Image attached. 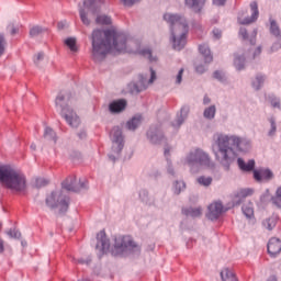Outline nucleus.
<instances>
[{"instance_id": "1", "label": "nucleus", "mask_w": 281, "mask_h": 281, "mask_svg": "<svg viewBox=\"0 0 281 281\" xmlns=\"http://www.w3.org/2000/svg\"><path fill=\"white\" fill-rule=\"evenodd\" d=\"M92 57L95 63L106 58L109 52H128L139 54L148 58L149 63H157V57L153 56L150 48H139V42L133 40L128 34L116 30H94L92 32Z\"/></svg>"}, {"instance_id": "2", "label": "nucleus", "mask_w": 281, "mask_h": 281, "mask_svg": "<svg viewBox=\"0 0 281 281\" xmlns=\"http://www.w3.org/2000/svg\"><path fill=\"white\" fill-rule=\"evenodd\" d=\"M234 148L239 153H247L251 149V140L234 135H220L217 137L213 153L224 170H229L233 162L236 161L237 154Z\"/></svg>"}, {"instance_id": "3", "label": "nucleus", "mask_w": 281, "mask_h": 281, "mask_svg": "<svg viewBox=\"0 0 281 281\" xmlns=\"http://www.w3.org/2000/svg\"><path fill=\"white\" fill-rule=\"evenodd\" d=\"M0 183L7 190L23 194L27 190V178L23 171L10 166H0Z\"/></svg>"}, {"instance_id": "4", "label": "nucleus", "mask_w": 281, "mask_h": 281, "mask_svg": "<svg viewBox=\"0 0 281 281\" xmlns=\"http://www.w3.org/2000/svg\"><path fill=\"white\" fill-rule=\"evenodd\" d=\"M164 20L167 21L171 30V43L176 52H181L186 47L188 34V20L184 16L173 13H166Z\"/></svg>"}, {"instance_id": "5", "label": "nucleus", "mask_w": 281, "mask_h": 281, "mask_svg": "<svg viewBox=\"0 0 281 281\" xmlns=\"http://www.w3.org/2000/svg\"><path fill=\"white\" fill-rule=\"evenodd\" d=\"M56 110L59 111L61 117L66 120L67 124L71 128H78L80 126V116L71 109V92L68 90H61L55 99Z\"/></svg>"}, {"instance_id": "6", "label": "nucleus", "mask_w": 281, "mask_h": 281, "mask_svg": "<svg viewBox=\"0 0 281 281\" xmlns=\"http://www.w3.org/2000/svg\"><path fill=\"white\" fill-rule=\"evenodd\" d=\"M111 255L115 258L120 256H128L131 254H139L140 248L135 244L131 236H119L114 239V246L111 248Z\"/></svg>"}, {"instance_id": "7", "label": "nucleus", "mask_w": 281, "mask_h": 281, "mask_svg": "<svg viewBox=\"0 0 281 281\" xmlns=\"http://www.w3.org/2000/svg\"><path fill=\"white\" fill-rule=\"evenodd\" d=\"M186 164L189 166L191 172L196 173L201 166L210 168L212 166V159H210V155L203 151V149H194L186 157Z\"/></svg>"}, {"instance_id": "8", "label": "nucleus", "mask_w": 281, "mask_h": 281, "mask_svg": "<svg viewBox=\"0 0 281 281\" xmlns=\"http://www.w3.org/2000/svg\"><path fill=\"white\" fill-rule=\"evenodd\" d=\"M45 203L47 207H50V210L58 209V214H67V210H69V203L70 199L67 194H65V191L58 190L53 191L49 195L46 196Z\"/></svg>"}, {"instance_id": "9", "label": "nucleus", "mask_w": 281, "mask_h": 281, "mask_svg": "<svg viewBox=\"0 0 281 281\" xmlns=\"http://www.w3.org/2000/svg\"><path fill=\"white\" fill-rule=\"evenodd\" d=\"M110 139L112 142V153L109 154L108 157L110 161H117L122 150H124V134L122 133V128L120 126H114L110 132Z\"/></svg>"}, {"instance_id": "10", "label": "nucleus", "mask_w": 281, "mask_h": 281, "mask_svg": "<svg viewBox=\"0 0 281 281\" xmlns=\"http://www.w3.org/2000/svg\"><path fill=\"white\" fill-rule=\"evenodd\" d=\"M104 0H83V3H79V16L83 25H91V21L87 16V10H90L92 14L100 13Z\"/></svg>"}, {"instance_id": "11", "label": "nucleus", "mask_w": 281, "mask_h": 281, "mask_svg": "<svg viewBox=\"0 0 281 281\" xmlns=\"http://www.w3.org/2000/svg\"><path fill=\"white\" fill-rule=\"evenodd\" d=\"M150 79L148 80L144 75H139V79L137 82L128 83L130 93H142V91H146L148 89V85H153L155 80H157V74L150 68Z\"/></svg>"}, {"instance_id": "12", "label": "nucleus", "mask_w": 281, "mask_h": 281, "mask_svg": "<svg viewBox=\"0 0 281 281\" xmlns=\"http://www.w3.org/2000/svg\"><path fill=\"white\" fill-rule=\"evenodd\" d=\"M61 188L63 190H67V192H82V190H87L89 187L87 186V181L70 176L61 182Z\"/></svg>"}, {"instance_id": "13", "label": "nucleus", "mask_w": 281, "mask_h": 281, "mask_svg": "<svg viewBox=\"0 0 281 281\" xmlns=\"http://www.w3.org/2000/svg\"><path fill=\"white\" fill-rule=\"evenodd\" d=\"M147 139L150 144L157 145L164 142V132L160 125H151L147 131Z\"/></svg>"}, {"instance_id": "14", "label": "nucleus", "mask_w": 281, "mask_h": 281, "mask_svg": "<svg viewBox=\"0 0 281 281\" xmlns=\"http://www.w3.org/2000/svg\"><path fill=\"white\" fill-rule=\"evenodd\" d=\"M126 106H128L126 99H117L109 104V111L112 115H117L120 113H124V111H126Z\"/></svg>"}, {"instance_id": "15", "label": "nucleus", "mask_w": 281, "mask_h": 281, "mask_svg": "<svg viewBox=\"0 0 281 281\" xmlns=\"http://www.w3.org/2000/svg\"><path fill=\"white\" fill-rule=\"evenodd\" d=\"M251 194H254V189H239L236 191L232 200L233 207L240 205V203L245 201L246 196H251Z\"/></svg>"}, {"instance_id": "16", "label": "nucleus", "mask_w": 281, "mask_h": 281, "mask_svg": "<svg viewBox=\"0 0 281 281\" xmlns=\"http://www.w3.org/2000/svg\"><path fill=\"white\" fill-rule=\"evenodd\" d=\"M97 240H98L97 249H99V251H101V254H108V251L111 247V243L106 238V233L104 231H101L97 235Z\"/></svg>"}, {"instance_id": "17", "label": "nucleus", "mask_w": 281, "mask_h": 281, "mask_svg": "<svg viewBox=\"0 0 281 281\" xmlns=\"http://www.w3.org/2000/svg\"><path fill=\"white\" fill-rule=\"evenodd\" d=\"M223 214V203L214 202L209 206V213L206 214L210 221H216Z\"/></svg>"}, {"instance_id": "18", "label": "nucleus", "mask_w": 281, "mask_h": 281, "mask_svg": "<svg viewBox=\"0 0 281 281\" xmlns=\"http://www.w3.org/2000/svg\"><path fill=\"white\" fill-rule=\"evenodd\" d=\"M274 175L271 169H259V170H254V179L255 181L261 182V181H272Z\"/></svg>"}, {"instance_id": "19", "label": "nucleus", "mask_w": 281, "mask_h": 281, "mask_svg": "<svg viewBox=\"0 0 281 281\" xmlns=\"http://www.w3.org/2000/svg\"><path fill=\"white\" fill-rule=\"evenodd\" d=\"M268 254L269 256H271V258H276V256H278V254L281 252V241L279 238L272 237L269 241H268Z\"/></svg>"}, {"instance_id": "20", "label": "nucleus", "mask_w": 281, "mask_h": 281, "mask_svg": "<svg viewBox=\"0 0 281 281\" xmlns=\"http://www.w3.org/2000/svg\"><path fill=\"white\" fill-rule=\"evenodd\" d=\"M250 9L252 12L250 18H245L244 20L238 19L240 25H249L250 23H255V21H258V2H251Z\"/></svg>"}, {"instance_id": "21", "label": "nucleus", "mask_w": 281, "mask_h": 281, "mask_svg": "<svg viewBox=\"0 0 281 281\" xmlns=\"http://www.w3.org/2000/svg\"><path fill=\"white\" fill-rule=\"evenodd\" d=\"M188 113H190V106L183 105L180 110V114L177 115L176 121L172 123L175 128H179L186 120H188Z\"/></svg>"}, {"instance_id": "22", "label": "nucleus", "mask_w": 281, "mask_h": 281, "mask_svg": "<svg viewBox=\"0 0 281 281\" xmlns=\"http://www.w3.org/2000/svg\"><path fill=\"white\" fill-rule=\"evenodd\" d=\"M205 1L206 0H184V5L189 8V10L199 13L205 7Z\"/></svg>"}, {"instance_id": "23", "label": "nucleus", "mask_w": 281, "mask_h": 281, "mask_svg": "<svg viewBox=\"0 0 281 281\" xmlns=\"http://www.w3.org/2000/svg\"><path fill=\"white\" fill-rule=\"evenodd\" d=\"M237 166L243 172H251L256 168V160L250 159L248 162H245L243 158H238Z\"/></svg>"}, {"instance_id": "24", "label": "nucleus", "mask_w": 281, "mask_h": 281, "mask_svg": "<svg viewBox=\"0 0 281 281\" xmlns=\"http://www.w3.org/2000/svg\"><path fill=\"white\" fill-rule=\"evenodd\" d=\"M220 276L222 281H238V277H236V272L232 268H223Z\"/></svg>"}, {"instance_id": "25", "label": "nucleus", "mask_w": 281, "mask_h": 281, "mask_svg": "<svg viewBox=\"0 0 281 281\" xmlns=\"http://www.w3.org/2000/svg\"><path fill=\"white\" fill-rule=\"evenodd\" d=\"M258 35V30H254L251 36L247 33V29H239V36H241L243 41H249L250 45H256V36Z\"/></svg>"}, {"instance_id": "26", "label": "nucleus", "mask_w": 281, "mask_h": 281, "mask_svg": "<svg viewBox=\"0 0 281 281\" xmlns=\"http://www.w3.org/2000/svg\"><path fill=\"white\" fill-rule=\"evenodd\" d=\"M199 52L203 56L204 63L210 64L214 60V56H212V52L210 50V46L202 44L199 46Z\"/></svg>"}, {"instance_id": "27", "label": "nucleus", "mask_w": 281, "mask_h": 281, "mask_svg": "<svg viewBox=\"0 0 281 281\" xmlns=\"http://www.w3.org/2000/svg\"><path fill=\"white\" fill-rule=\"evenodd\" d=\"M182 214L184 216H191L192 218H199L203 214V210L201 207H187L182 209Z\"/></svg>"}, {"instance_id": "28", "label": "nucleus", "mask_w": 281, "mask_h": 281, "mask_svg": "<svg viewBox=\"0 0 281 281\" xmlns=\"http://www.w3.org/2000/svg\"><path fill=\"white\" fill-rule=\"evenodd\" d=\"M265 80H267V77L262 74L256 75L255 79L252 80V89L256 91H260L262 89V86L265 85Z\"/></svg>"}, {"instance_id": "29", "label": "nucleus", "mask_w": 281, "mask_h": 281, "mask_svg": "<svg viewBox=\"0 0 281 281\" xmlns=\"http://www.w3.org/2000/svg\"><path fill=\"white\" fill-rule=\"evenodd\" d=\"M44 139H47L48 142H54V144H56V142H58L56 132L49 126H46L44 130Z\"/></svg>"}, {"instance_id": "30", "label": "nucleus", "mask_w": 281, "mask_h": 281, "mask_svg": "<svg viewBox=\"0 0 281 281\" xmlns=\"http://www.w3.org/2000/svg\"><path fill=\"white\" fill-rule=\"evenodd\" d=\"M139 124H142V115L134 116L127 121L126 127L128 131H135Z\"/></svg>"}, {"instance_id": "31", "label": "nucleus", "mask_w": 281, "mask_h": 281, "mask_svg": "<svg viewBox=\"0 0 281 281\" xmlns=\"http://www.w3.org/2000/svg\"><path fill=\"white\" fill-rule=\"evenodd\" d=\"M270 34L276 38H281L280 25L276 20L270 19Z\"/></svg>"}, {"instance_id": "32", "label": "nucleus", "mask_w": 281, "mask_h": 281, "mask_svg": "<svg viewBox=\"0 0 281 281\" xmlns=\"http://www.w3.org/2000/svg\"><path fill=\"white\" fill-rule=\"evenodd\" d=\"M203 117H205V120H214V117H216V105L206 108L203 112Z\"/></svg>"}, {"instance_id": "33", "label": "nucleus", "mask_w": 281, "mask_h": 281, "mask_svg": "<svg viewBox=\"0 0 281 281\" xmlns=\"http://www.w3.org/2000/svg\"><path fill=\"white\" fill-rule=\"evenodd\" d=\"M65 45L70 49L72 54L78 52V45L76 44V37H68L65 40Z\"/></svg>"}, {"instance_id": "34", "label": "nucleus", "mask_w": 281, "mask_h": 281, "mask_svg": "<svg viewBox=\"0 0 281 281\" xmlns=\"http://www.w3.org/2000/svg\"><path fill=\"white\" fill-rule=\"evenodd\" d=\"M234 67L237 69V71H243V69H245V57H244V55L235 56Z\"/></svg>"}, {"instance_id": "35", "label": "nucleus", "mask_w": 281, "mask_h": 281, "mask_svg": "<svg viewBox=\"0 0 281 281\" xmlns=\"http://www.w3.org/2000/svg\"><path fill=\"white\" fill-rule=\"evenodd\" d=\"M43 32H47V29L40 26V25H35V26L31 27L30 36H31V38H36V36H41V34H43Z\"/></svg>"}, {"instance_id": "36", "label": "nucleus", "mask_w": 281, "mask_h": 281, "mask_svg": "<svg viewBox=\"0 0 281 281\" xmlns=\"http://www.w3.org/2000/svg\"><path fill=\"white\" fill-rule=\"evenodd\" d=\"M98 25H111V16L109 15H98L95 19Z\"/></svg>"}, {"instance_id": "37", "label": "nucleus", "mask_w": 281, "mask_h": 281, "mask_svg": "<svg viewBox=\"0 0 281 281\" xmlns=\"http://www.w3.org/2000/svg\"><path fill=\"white\" fill-rule=\"evenodd\" d=\"M277 223H278V220H276V217H269L263 221L262 225L263 227H266V229H269V232H271V229L276 227Z\"/></svg>"}, {"instance_id": "38", "label": "nucleus", "mask_w": 281, "mask_h": 281, "mask_svg": "<svg viewBox=\"0 0 281 281\" xmlns=\"http://www.w3.org/2000/svg\"><path fill=\"white\" fill-rule=\"evenodd\" d=\"M183 190H186V182L179 180L173 182L175 194H179L180 192H183Z\"/></svg>"}, {"instance_id": "39", "label": "nucleus", "mask_w": 281, "mask_h": 281, "mask_svg": "<svg viewBox=\"0 0 281 281\" xmlns=\"http://www.w3.org/2000/svg\"><path fill=\"white\" fill-rule=\"evenodd\" d=\"M8 46V41L5 40V34L0 33V56L5 54V47Z\"/></svg>"}, {"instance_id": "40", "label": "nucleus", "mask_w": 281, "mask_h": 281, "mask_svg": "<svg viewBox=\"0 0 281 281\" xmlns=\"http://www.w3.org/2000/svg\"><path fill=\"white\" fill-rule=\"evenodd\" d=\"M198 183H200V186H204L205 188H207L212 186V177L201 176L198 178Z\"/></svg>"}, {"instance_id": "41", "label": "nucleus", "mask_w": 281, "mask_h": 281, "mask_svg": "<svg viewBox=\"0 0 281 281\" xmlns=\"http://www.w3.org/2000/svg\"><path fill=\"white\" fill-rule=\"evenodd\" d=\"M241 210H243V214L246 215V218H251V216H254V207L249 205H244Z\"/></svg>"}, {"instance_id": "42", "label": "nucleus", "mask_w": 281, "mask_h": 281, "mask_svg": "<svg viewBox=\"0 0 281 281\" xmlns=\"http://www.w3.org/2000/svg\"><path fill=\"white\" fill-rule=\"evenodd\" d=\"M269 122H270L271 128L268 132V135H269V137H273V135H276V131L278 130V127L276 125V119L270 117Z\"/></svg>"}, {"instance_id": "43", "label": "nucleus", "mask_w": 281, "mask_h": 281, "mask_svg": "<svg viewBox=\"0 0 281 281\" xmlns=\"http://www.w3.org/2000/svg\"><path fill=\"white\" fill-rule=\"evenodd\" d=\"M268 100L273 109H280V99L276 98L274 95H269Z\"/></svg>"}, {"instance_id": "44", "label": "nucleus", "mask_w": 281, "mask_h": 281, "mask_svg": "<svg viewBox=\"0 0 281 281\" xmlns=\"http://www.w3.org/2000/svg\"><path fill=\"white\" fill-rule=\"evenodd\" d=\"M272 204L277 207H281V194L278 193V190L276 192V196L271 198Z\"/></svg>"}, {"instance_id": "45", "label": "nucleus", "mask_w": 281, "mask_h": 281, "mask_svg": "<svg viewBox=\"0 0 281 281\" xmlns=\"http://www.w3.org/2000/svg\"><path fill=\"white\" fill-rule=\"evenodd\" d=\"M8 236H10V238H15V240L21 239V232L16 231V229H10L9 232H7Z\"/></svg>"}, {"instance_id": "46", "label": "nucleus", "mask_w": 281, "mask_h": 281, "mask_svg": "<svg viewBox=\"0 0 281 281\" xmlns=\"http://www.w3.org/2000/svg\"><path fill=\"white\" fill-rule=\"evenodd\" d=\"M139 199L143 201V203H148V191L146 189L139 191Z\"/></svg>"}, {"instance_id": "47", "label": "nucleus", "mask_w": 281, "mask_h": 281, "mask_svg": "<svg viewBox=\"0 0 281 281\" xmlns=\"http://www.w3.org/2000/svg\"><path fill=\"white\" fill-rule=\"evenodd\" d=\"M47 183H49V181H47L46 179L44 178H37L35 180V186L36 188H45V186H47Z\"/></svg>"}, {"instance_id": "48", "label": "nucleus", "mask_w": 281, "mask_h": 281, "mask_svg": "<svg viewBox=\"0 0 281 281\" xmlns=\"http://www.w3.org/2000/svg\"><path fill=\"white\" fill-rule=\"evenodd\" d=\"M183 71L184 69L181 68L179 71H178V75L176 77V85H181L182 80H183Z\"/></svg>"}, {"instance_id": "49", "label": "nucleus", "mask_w": 281, "mask_h": 281, "mask_svg": "<svg viewBox=\"0 0 281 281\" xmlns=\"http://www.w3.org/2000/svg\"><path fill=\"white\" fill-rule=\"evenodd\" d=\"M167 172L171 175V177H175V168H172V161L169 159H167Z\"/></svg>"}, {"instance_id": "50", "label": "nucleus", "mask_w": 281, "mask_h": 281, "mask_svg": "<svg viewBox=\"0 0 281 281\" xmlns=\"http://www.w3.org/2000/svg\"><path fill=\"white\" fill-rule=\"evenodd\" d=\"M213 78H215V80H220V82H223V80H225V76H223V72L218 70L213 74Z\"/></svg>"}, {"instance_id": "51", "label": "nucleus", "mask_w": 281, "mask_h": 281, "mask_svg": "<svg viewBox=\"0 0 281 281\" xmlns=\"http://www.w3.org/2000/svg\"><path fill=\"white\" fill-rule=\"evenodd\" d=\"M213 36H214V38H216L218 41V38H221L223 36V32L218 29H214Z\"/></svg>"}, {"instance_id": "52", "label": "nucleus", "mask_w": 281, "mask_h": 281, "mask_svg": "<svg viewBox=\"0 0 281 281\" xmlns=\"http://www.w3.org/2000/svg\"><path fill=\"white\" fill-rule=\"evenodd\" d=\"M260 54H262V47H261V46H258V47L255 49L254 54H252V58H254V59L258 58V56H260Z\"/></svg>"}, {"instance_id": "53", "label": "nucleus", "mask_w": 281, "mask_h": 281, "mask_svg": "<svg viewBox=\"0 0 281 281\" xmlns=\"http://www.w3.org/2000/svg\"><path fill=\"white\" fill-rule=\"evenodd\" d=\"M77 137H79V139H87V131L80 130V131L77 133Z\"/></svg>"}, {"instance_id": "54", "label": "nucleus", "mask_w": 281, "mask_h": 281, "mask_svg": "<svg viewBox=\"0 0 281 281\" xmlns=\"http://www.w3.org/2000/svg\"><path fill=\"white\" fill-rule=\"evenodd\" d=\"M195 71L198 74H205V71H207V68H205V66H203V65H199L195 67Z\"/></svg>"}, {"instance_id": "55", "label": "nucleus", "mask_w": 281, "mask_h": 281, "mask_svg": "<svg viewBox=\"0 0 281 281\" xmlns=\"http://www.w3.org/2000/svg\"><path fill=\"white\" fill-rule=\"evenodd\" d=\"M124 5H135L139 0H121Z\"/></svg>"}, {"instance_id": "56", "label": "nucleus", "mask_w": 281, "mask_h": 281, "mask_svg": "<svg viewBox=\"0 0 281 281\" xmlns=\"http://www.w3.org/2000/svg\"><path fill=\"white\" fill-rule=\"evenodd\" d=\"M43 58H45V54L38 53L36 59H34L35 65H38V61L43 60Z\"/></svg>"}, {"instance_id": "57", "label": "nucleus", "mask_w": 281, "mask_h": 281, "mask_svg": "<svg viewBox=\"0 0 281 281\" xmlns=\"http://www.w3.org/2000/svg\"><path fill=\"white\" fill-rule=\"evenodd\" d=\"M269 196H271V193H269V189H267L260 199L262 202H265V201H267V199H269Z\"/></svg>"}, {"instance_id": "58", "label": "nucleus", "mask_w": 281, "mask_h": 281, "mask_svg": "<svg viewBox=\"0 0 281 281\" xmlns=\"http://www.w3.org/2000/svg\"><path fill=\"white\" fill-rule=\"evenodd\" d=\"M77 262L79 265H91V258H88L87 260L85 259H78Z\"/></svg>"}, {"instance_id": "59", "label": "nucleus", "mask_w": 281, "mask_h": 281, "mask_svg": "<svg viewBox=\"0 0 281 281\" xmlns=\"http://www.w3.org/2000/svg\"><path fill=\"white\" fill-rule=\"evenodd\" d=\"M225 1L227 0H213L214 5H225Z\"/></svg>"}, {"instance_id": "60", "label": "nucleus", "mask_w": 281, "mask_h": 281, "mask_svg": "<svg viewBox=\"0 0 281 281\" xmlns=\"http://www.w3.org/2000/svg\"><path fill=\"white\" fill-rule=\"evenodd\" d=\"M5 251V246L3 239L0 238V254H3Z\"/></svg>"}, {"instance_id": "61", "label": "nucleus", "mask_w": 281, "mask_h": 281, "mask_svg": "<svg viewBox=\"0 0 281 281\" xmlns=\"http://www.w3.org/2000/svg\"><path fill=\"white\" fill-rule=\"evenodd\" d=\"M211 100L209 99V97H204L203 99V103L204 104H210Z\"/></svg>"}, {"instance_id": "62", "label": "nucleus", "mask_w": 281, "mask_h": 281, "mask_svg": "<svg viewBox=\"0 0 281 281\" xmlns=\"http://www.w3.org/2000/svg\"><path fill=\"white\" fill-rule=\"evenodd\" d=\"M18 32H19V30L16 27H12V30H11L12 35L16 34Z\"/></svg>"}, {"instance_id": "63", "label": "nucleus", "mask_w": 281, "mask_h": 281, "mask_svg": "<svg viewBox=\"0 0 281 281\" xmlns=\"http://www.w3.org/2000/svg\"><path fill=\"white\" fill-rule=\"evenodd\" d=\"M267 281H278V278H276L274 276H271Z\"/></svg>"}, {"instance_id": "64", "label": "nucleus", "mask_w": 281, "mask_h": 281, "mask_svg": "<svg viewBox=\"0 0 281 281\" xmlns=\"http://www.w3.org/2000/svg\"><path fill=\"white\" fill-rule=\"evenodd\" d=\"M31 150H36V144L34 143L31 144Z\"/></svg>"}]
</instances>
